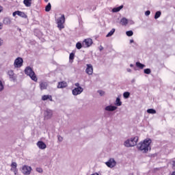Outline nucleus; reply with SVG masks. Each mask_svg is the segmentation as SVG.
I'll return each instance as SVG.
<instances>
[{
    "label": "nucleus",
    "instance_id": "nucleus-11",
    "mask_svg": "<svg viewBox=\"0 0 175 175\" xmlns=\"http://www.w3.org/2000/svg\"><path fill=\"white\" fill-rule=\"evenodd\" d=\"M92 39L87 38L82 42L83 47H90L92 45Z\"/></svg>",
    "mask_w": 175,
    "mask_h": 175
},
{
    "label": "nucleus",
    "instance_id": "nucleus-9",
    "mask_svg": "<svg viewBox=\"0 0 175 175\" xmlns=\"http://www.w3.org/2000/svg\"><path fill=\"white\" fill-rule=\"evenodd\" d=\"M105 164L107 165L108 167H110L111 169H113V167H116L117 165V162L114 159H109L108 161L105 163Z\"/></svg>",
    "mask_w": 175,
    "mask_h": 175
},
{
    "label": "nucleus",
    "instance_id": "nucleus-3",
    "mask_svg": "<svg viewBox=\"0 0 175 175\" xmlns=\"http://www.w3.org/2000/svg\"><path fill=\"white\" fill-rule=\"evenodd\" d=\"M129 139L131 142V144H128V143H129V141H125L124 143V147H127V148L135 147V146H136V144H137V142L139 140V137H137V136L133 137Z\"/></svg>",
    "mask_w": 175,
    "mask_h": 175
},
{
    "label": "nucleus",
    "instance_id": "nucleus-38",
    "mask_svg": "<svg viewBox=\"0 0 175 175\" xmlns=\"http://www.w3.org/2000/svg\"><path fill=\"white\" fill-rule=\"evenodd\" d=\"M57 140L58 142H62L64 140V138L61 135H58Z\"/></svg>",
    "mask_w": 175,
    "mask_h": 175
},
{
    "label": "nucleus",
    "instance_id": "nucleus-19",
    "mask_svg": "<svg viewBox=\"0 0 175 175\" xmlns=\"http://www.w3.org/2000/svg\"><path fill=\"white\" fill-rule=\"evenodd\" d=\"M42 100H47L49 99V100L53 102V96L51 95H44L42 96Z\"/></svg>",
    "mask_w": 175,
    "mask_h": 175
},
{
    "label": "nucleus",
    "instance_id": "nucleus-20",
    "mask_svg": "<svg viewBox=\"0 0 175 175\" xmlns=\"http://www.w3.org/2000/svg\"><path fill=\"white\" fill-rule=\"evenodd\" d=\"M115 106L116 107L122 106V102L121 101V98H120V97L116 98V100L115 101Z\"/></svg>",
    "mask_w": 175,
    "mask_h": 175
},
{
    "label": "nucleus",
    "instance_id": "nucleus-48",
    "mask_svg": "<svg viewBox=\"0 0 175 175\" xmlns=\"http://www.w3.org/2000/svg\"><path fill=\"white\" fill-rule=\"evenodd\" d=\"M135 81H136V79H133L131 80V83H135Z\"/></svg>",
    "mask_w": 175,
    "mask_h": 175
},
{
    "label": "nucleus",
    "instance_id": "nucleus-51",
    "mask_svg": "<svg viewBox=\"0 0 175 175\" xmlns=\"http://www.w3.org/2000/svg\"><path fill=\"white\" fill-rule=\"evenodd\" d=\"M130 67H131V68H133V64H130Z\"/></svg>",
    "mask_w": 175,
    "mask_h": 175
},
{
    "label": "nucleus",
    "instance_id": "nucleus-52",
    "mask_svg": "<svg viewBox=\"0 0 175 175\" xmlns=\"http://www.w3.org/2000/svg\"><path fill=\"white\" fill-rule=\"evenodd\" d=\"M45 2H49V0H44Z\"/></svg>",
    "mask_w": 175,
    "mask_h": 175
},
{
    "label": "nucleus",
    "instance_id": "nucleus-13",
    "mask_svg": "<svg viewBox=\"0 0 175 175\" xmlns=\"http://www.w3.org/2000/svg\"><path fill=\"white\" fill-rule=\"evenodd\" d=\"M8 75L10 77V80L11 81H16V79H17V77H16V75H14V72L12 70H9L8 72Z\"/></svg>",
    "mask_w": 175,
    "mask_h": 175
},
{
    "label": "nucleus",
    "instance_id": "nucleus-6",
    "mask_svg": "<svg viewBox=\"0 0 175 175\" xmlns=\"http://www.w3.org/2000/svg\"><path fill=\"white\" fill-rule=\"evenodd\" d=\"M23 62L24 60H23V58L17 57L14 62V68H21V66H23Z\"/></svg>",
    "mask_w": 175,
    "mask_h": 175
},
{
    "label": "nucleus",
    "instance_id": "nucleus-43",
    "mask_svg": "<svg viewBox=\"0 0 175 175\" xmlns=\"http://www.w3.org/2000/svg\"><path fill=\"white\" fill-rule=\"evenodd\" d=\"M126 71L129 72V73H132V70L131 68H127L126 69Z\"/></svg>",
    "mask_w": 175,
    "mask_h": 175
},
{
    "label": "nucleus",
    "instance_id": "nucleus-31",
    "mask_svg": "<svg viewBox=\"0 0 175 175\" xmlns=\"http://www.w3.org/2000/svg\"><path fill=\"white\" fill-rule=\"evenodd\" d=\"M130 96L131 93H129V92H126L123 94V96L125 99H128V98H129Z\"/></svg>",
    "mask_w": 175,
    "mask_h": 175
},
{
    "label": "nucleus",
    "instance_id": "nucleus-22",
    "mask_svg": "<svg viewBox=\"0 0 175 175\" xmlns=\"http://www.w3.org/2000/svg\"><path fill=\"white\" fill-rule=\"evenodd\" d=\"M122 8H124V5H120L119 7L114 8L112 9V12L117 13V12H120V10H121V9H122Z\"/></svg>",
    "mask_w": 175,
    "mask_h": 175
},
{
    "label": "nucleus",
    "instance_id": "nucleus-18",
    "mask_svg": "<svg viewBox=\"0 0 175 175\" xmlns=\"http://www.w3.org/2000/svg\"><path fill=\"white\" fill-rule=\"evenodd\" d=\"M23 3L26 8H31L32 5V0H24Z\"/></svg>",
    "mask_w": 175,
    "mask_h": 175
},
{
    "label": "nucleus",
    "instance_id": "nucleus-47",
    "mask_svg": "<svg viewBox=\"0 0 175 175\" xmlns=\"http://www.w3.org/2000/svg\"><path fill=\"white\" fill-rule=\"evenodd\" d=\"M100 51H102V50H103V46H100L99 48Z\"/></svg>",
    "mask_w": 175,
    "mask_h": 175
},
{
    "label": "nucleus",
    "instance_id": "nucleus-32",
    "mask_svg": "<svg viewBox=\"0 0 175 175\" xmlns=\"http://www.w3.org/2000/svg\"><path fill=\"white\" fill-rule=\"evenodd\" d=\"M81 47H83V44H81V42H77L76 44V48L78 49V50H80L81 49Z\"/></svg>",
    "mask_w": 175,
    "mask_h": 175
},
{
    "label": "nucleus",
    "instance_id": "nucleus-46",
    "mask_svg": "<svg viewBox=\"0 0 175 175\" xmlns=\"http://www.w3.org/2000/svg\"><path fill=\"white\" fill-rule=\"evenodd\" d=\"M3 10V8L0 5V13Z\"/></svg>",
    "mask_w": 175,
    "mask_h": 175
},
{
    "label": "nucleus",
    "instance_id": "nucleus-44",
    "mask_svg": "<svg viewBox=\"0 0 175 175\" xmlns=\"http://www.w3.org/2000/svg\"><path fill=\"white\" fill-rule=\"evenodd\" d=\"M3 28V23H0V29H2Z\"/></svg>",
    "mask_w": 175,
    "mask_h": 175
},
{
    "label": "nucleus",
    "instance_id": "nucleus-23",
    "mask_svg": "<svg viewBox=\"0 0 175 175\" xmlns=\"http://www.w3.org/2000/svg\"><path fill=\"white\" fill-rule=\"evenodd\" d=\"M17 169V163L12 162L11 164V172H14V170H16Z\"/></svg>",
    "mask_w": 175,
    "mask_h": 175
},
{
    "label": "nucleus",
    "instance_id": "nucleus-45",
    "mask_svg": "<svg viewBox=\"0 0 175 175\" xmlns=\"http://www.w3.org/2000/svg\"><path fill=\"white\" fill-rule=\"evenodd\" d=\"M3 44V40L0 38V46Z\"/></svg>",
    "mask_w": 175,
    "mask_h": 175
},
{
    "label": "nucleus",
    "instance_id": "nucleus-14",
    "mask_svg": "<svg viewBox=\"0 0 175 175\" xmlns=\"http://www.w3.org/2000/svg\"><path fill=\"white\" fill-rule=\"evenodd\" d=\"M105 111H115L117 110V107L114 105H108L105 108Z\"/></svg>",
    "mask_w": 175,
    "mask_h": 175
},
{
    "label": "nucleus",
    "instance_id": "nucleus-8",
    "mask_svg": "<svg viewBox=\"0 0 175 175\" xmlns=\"http://www.w3.org/2000/svg\"><path fill=\"white\" fill-rule=\"evenodd\" d=\"M83 91H84V89H83L81 87L75 88L72 90V94L74 95V96H77V95H80Z\"/></svg>",
    "mask_w": 175,
    "mask_h": 175
},
{
    "label": "nucleus",
    "instance_id": "nucleus-34",
    "mask_svg": "<svg viewBox=\"0 0 175 175\" xmlns=\"http://www.w3.org/2000/svg\"><path fill=\"white\" fill-rule=\"evenodd\" d=\"M144 72L146 75H150V73H151V70L150 68H146L144 70Z\"/></svg>",
    "mask_w": 175,
    "mask_h": 175
},
{
    "label": "nucleus",
    "instance_id": "nucleus-49",
    "mask_svg": "<svg viewBox=\"0 0 175 175\" xmlns=\"http://www.w3.org/2000/svg\"><path fill=\"white\" fill-rule=\"evenodd\" d=\"M126 141H129V142H127V144H131V141L129 140V139H126Z\"/></svg>",
    "mask_w": 175,
    "mask_h": 175
},
{
    "label": "nucleus",
    "instance_id": "nucleus-39",
    "mask_svg": "<svg viewBox=\"0 0 175 175\" xmlns=\"http://www.w3.org/2000/svg\"><path fill=\"white\" fill-rule=\"evenodd\" d=\"M150 14H151V12L150 10H147L145 12V16H150Z\"/></svg>",
    "mask_w": 175,
    "mask_h": 175
},
{
    "label": "nucleus",
    "instance_id": "nucleus-21",
    "mask_svg": "<svg viewBox=\"0 0 175 175\" xmlns=\"http://www.w3.org/2000/svg\"><path fill=\"white\" fill-rule=\"evenodd\" d=\"M47 83L46 82H41L40 83V88L41 90H46L47 88Z\"/></svg>",
    "mask_w": 175,
    "mask_h": 175
},
{
    "label": "nucleus",
    "instance_id": "nucleus-29",
    "mask_svg": "<svg viewBox=\"0 0 175 175\" xmlns=\"http://www.w3.org/2000/svg\"><path fill=\"white\" fill-rule=\"evenodd\" d=\"M161 11H157L154 15L155 20H157V18H159L161 17Z\"/></svg>",
    "mask_w": 175,
    "mask_h": 175
},
{
    "label": "nucleus",
    "instance_id": "nucleus-12",
    "mask_svg": "<svg viewBox=\"0 0 175 175\" xmlns=\"http://www.w3.org/2000/svg\"><path fill=\"white\" fill-rule=\"evenodd\" d=\"M86 66L85 73L89 76L92 75V73H94V67L92 66V64H86Z\"/></svg>",
    "mask_w": 175,
    "mask_h": 175
},
{
    "label": "nucleus",
    "instance_id": "nucleus-7",
    "mask_svg": "<svg viewBox=\"0 0 175 175\" xmlns=\"http://www.w3.org/2000/svg\"><path fill=\"white\" fill-rule=\"evenodd\" d=\"M53 117V111L51 109H46L44 111V120H50Z\"/></svg>",
    "mask_w": 175,
    "mask_h": 175
},
{
    "label": "nucleus",
    "instance_id": "nucleus-1",
    "mask_svg": "<svg viewBox=\"0 0 175 175\" xmlns=\"http://www.w3.org/2000/svg\"><path fill=\"white\" fill-rule=\"evenodd\" d=\"M151 144V139H144L143 142H140L137 145V148L139 151H142V152H148V150H151V147L150 145Z\"/></svg>",
    "mask_w": 175,
    "mask_h": 175
},
{
    "label": "nucleus",
    "instance_id": "nucleus-50",
    "mask_svg": "<svg viewBox=\"0 0 175 175\" xmlns=\"http://www.w3.org/2000/svg\"><path fill=\"white\" fill-rule=\"evenodd\" d=\"M133 40H130V43H133Z\"/></svg>",
    "mask_w": 175,
    "mask_h": 175
},
{
    "label": "nucleus",
    "instance_id": "nucleus-36",
    "mask_svg": "<svg viewBox=\"0 0 175 175\" xmlns=\"http://www.w3.org/2000/svg\"><path fill=\"white\" fill-rule=\"evenodd\" d=\"M3 88H4L3 83H2L1 81H0V92L1 91H3Z\"/></svg>",
    "mask_w": 175,
    "mask_h": 175
},
{
    "label": "nucleus",
    "instance_id": "nucleus-26",
    "mask_svg": "<svg viewBox=\"0 0 175 175\" xmlns=\"http://www.w3.org/2000/svg\"><path fill=\"white\" fill-rule=\"evenodd\" d=\"M116 32V29H112L107 34V38H110V36H113L114 33Z\"/></svg>",
    "mask_w": 175,
    "mask_h": 175
},
{
    "label": "nucleus",
    "instance_id": "nucleus-35",
    "mask_svg": "<svg viewBox=\"0 0 175 175\" xmlns=\"http://www.w3.org/2000/svg\"><path fill=\"white\" fill-rule=\"evenodd\" d=\"M69 59H70V60L75 59V53H71L70 54Z\"/></svg>",
    "mask_w": 175,
    "mask_h": 175
},
{
    "label": "nucleus",
    "instance_id": "nucleus-30",
    "mask_svg": "<svg viewBox=\"0 0 175 175\" xmlns=\"http://www.w3.org/2000/svg\"><path fill=\"white\" fill-rule=\"evenodd\" d=\"M51 10V4L49 3L45 7V11L50 12Z\"/></svg>",
    "mask_w": 175,
    "mask_h": 175
},
{
    "label": "nucleus",
    "instance_id": "nucleus-41",
    "mask_svg": "<svg viewBox=\"0 0 175 175\" xmlns=\"http://www.w3.org/2000/svg\"><path fill=\"white\" fill-rule=\"evenodd\" d=\"M14 174L18 175V170L16 168V170L12 171Z\"/></svg>",
    "mask_w": 175,
    "mask_h": 175
},
{
    "label": "nucleus",
    "instance_id": "nucleus-37",
    "mask_svg": "<svg viewBox=\"0 0 175 175\" xmlns=\"http://www.w3.org/2000/svg\"><path fill=\"white\" fill-rule=\"evenodd\" d=\"M36 172H38V173H43V170L40 167H37Z\"/></svg>",
    "mask_w": 175,
    "mask_h": 175
},
{
    "label": "nucleus",
    "instance_id": "nucleus-25",
    "mask_svg": "<svg viewBox=\"0 0 175 175\" xmlns=\"http://www.w3.org/2000/svg\"><path fill=\"white\" fill-rule=\"evenodd\" d=\"M120 24L122 25H128V19H126V18H122L120 21Z\"/></svg>",
    "mask_w": 175,
    "mask_h": 175
},
{
    "label": "nucleus",
    "instance_id": "nucleus-2",
    "mask_svg": "<svg viewBox=\"0 0 175 175\" xmlns=\"http://www.w3.org/2000/svg\"><path fill=\"white\" fill-rule=\"evenodd\" d=\"M25 73L27 75V76H29L33 81H38V77L31 67L27 66L25 69Z\"/></svg>",
    "mask_w": 175,
    "mask_h": 175
},
{
    "label": "nucleus",
    "instance_id": "nucleus-4",
    "mask_svg": "<svg viewBox=\"0 0 175 175\" xmlns=\"http://www.w3.org/2000/svg\"><path fill=\"white\" fill-rule=\"evenodd\" d=\"M65 23V15H62L61 17L57 19V27L61 31V29H64L65 27L64 26V23Z\"/></svg>",
    "mask_w": 175,
    "mask_h": 175
},
{
    "label": "nucleus",
    "instance_id": "nucleus-42",
    "mask_svg": "<svg viewBox=\"0 0 175 175\" xmlns=\"http://www.w3.org/2000/svg\"><path fill=\"white\" fill-rule=\"evenodd\" d=\"M75 87H77V88H79V87H81V86H80V83H75Z\"/></svg>",
    "mask_w": 175,
    "mask_h": 175
},
{
    "label": "nucleus",
    "instance_id": "nucleus-5",
    "mask_svg": "<svg viewBox=\"0 0 175 175\" xmlns=\"http://www.w3.org/2000/svg\"><path fill=\"white\" fill-rule=\"evenodd\" d=\"M31 172H32V167L29 165H23L22 167V173L25 175H30Z\"/></svg>",
    "mask_w": 175,
    "mask_h": 175
},
{
    "label": "nucleus",
    "instance_id": "nucleus-33",
    "mask_svg": "<svg viewBox=\"0 0 175 175\" xmlns=\"http://www.w3.org/2000/svg\"><path fill=\"white\" fill-rule=\"evenodd\" d=\"M126 35L127 36H133V31L132 30H130V31H127L126 32Z\"/></svg>",
    "mask_w": 175,
    "mask_h": 175
},
{
    "label": "nucleus",
    "instance_id": "nucleus-16",
    "mask_svg": "<svg viewBox=\"0 0 175 175\" xmlns=\"http://www.w3.org/2000/svg\"><path fill=\"white\" fill-rule=\"evenodd\" d=\"M68 87V83L66 81H61L58 83L57 88L62 89V88H66Z\"/></svg>",
    "mask_w": 175,
    "mask_h": 175
},
{
    "label": "nucleus",
    "instance_id": "nucleus-40",
    "mask_svg": "<svg viewBox=\"0 0 175 175\" xmlns=\"http://www.w3.org/2000/svg\"><path fill=\"white\" fill-rule=\"evenodd\" d=\"M98 92L100 94V96H103V95H105V92L102 90H98Z\"/></svg>",
    "mask_w": 175,
    "mask_h": 175
},
{
    "label": "nucleus",
    "instance_id": "nucleus-27",
    "mask_svg": "<svg viewBox=\"0 0 175 175\" xmlns=\"http://www.w3.org/2000/svg\"><path fill=\"white\" fill-rule=\"evenodd\" d=\"M147 113H148V114H156L157 111H155V109H148L147 110Z\"/></svg>",
    "mask_w": 175,
    "mask_h": 175
},
{
    "label": "nucleus",
    "instance_id": "nucleus-28",
    "mask_svg": "<svg viewBox=\"0 0 175 175\" xmlns=\"http://www.w3.org/2000/svg\"><path fill=\"white\" fill-rule=\"evenodd\" d=\"M88 10L90 12H94L95 10H96V6L95 5H90L88 7Z\"/></svg>",
    "mask_w": 175,
    "mask_h": 175
},
{
    "label": "nucleus",
    "instance_id": "nucleus-15",
    "mask_svg": "<svg viewBox=\"0 0 175 175\" xmlns=\"http://www.w3.org/2000/svg\"><path fill=\"white\" fill-rule=\"evenodd\" d=\"M37 146L40 149V150H44L46 148L47 146L46 145V144H44V142H42V141H39L37 143Z\"/></svg>",
    "mask_w": 175,
    "mask_h": 175
},
{
    "label": "nucleus",
    "instance_id": "nucleus-17",
    "mask_svg": "<svg viewBox=\"0 0 175 175\" xmlns=\"http://www.w3.org/2000/svg\"><path fill=\"white\" fill-rule=\"evenodd\" d=\"M3 24H5V25H9L12 24V19H10V18L9 17L4 18L3 20Z\"/></svg>",
    "mask_w": 175,
    "mask_h": 175
},
{
    "label": "nucleus",
    "instance_id": "nucleus-10",
    "mask_svg": "<svg viewBox=\"0 0 175 175\" xmlns=\"http://www.w3.org/2000/svg\"><path fill=\"white\" fill-rule=\"evenodd\" d=\"M13 17H16V16H19V17H22V18H27V16L25 14V12L21 11H15L12 13Z\"/></svg>",
    "mask_w": 175,
    "mask_h": 175
},
{
    "label": "nucleus",
    "instance_id": "nucleus-24",
    "mask_svg": "<svg viewBox=\"0 0 175 175\" xmlns=\"http://www.w3.org/2000/svg\"><path fill=\"white\" fill-rule=\"evenodd\" d=\"M137 68H139V69H144V68H146V65L137 62L135 64Z\"/></svg>",
    "mask_w": 175,
    "mask_h": 175
}]
</instances>
